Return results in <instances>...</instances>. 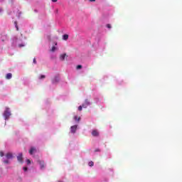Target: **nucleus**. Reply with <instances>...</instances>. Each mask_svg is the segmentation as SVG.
<instances>
[{
  "mask_svg": "<svg viewBox=\"0 0 182 182\" xmlns=\"http://www.w3.org/2000/svg\"><path fill=\"white\" fill-rule=\"evenodd\" d=\"M65 58H68V55L66 53H64V54H61L60 55V59L61 60H65Z\"/></svg>",
  "mask_w": 182,
  "mask_h": 182,
  "instance_id": "9",
  "label": "nucleus"
},
{
  "mask_svg": "<svg viewBox=\"0 0 182 182\" xmlns=\"http://www.w3.org/2000/svg\"><path fill=\"white\" fill-rule=\"evenodd\" d=\"M90 2H95L96 0H90Z\"/></svg>",
  "mask_w": 182,
  "mask_h": 182,
  "instance_id": "27",
  "label": "nucleus"
},
{
  "mask_svg": "<svg viewBox=\"0 0 182 182\" xmlns=\"http://www.w3.org/2000/svg\"><path fill=\"white\" fill-rule=\"evenodd\" d=\"M77 129V125H74L70 127L71 133H76V130Z\"/></svg>",
  "mask_w": 182,
  "mask_h": 182,
  "instance_id": "5",
  "label": "nucleus"
},
{
  "mask_svg": "<svg viewBox=\"0 0 182 182\" xmlns=\"http://www.w3.org/2000/svg\"><path fill=\"white\" fill-rule=\"evenodd\" d=\"M29 154L32 155L33 153H36V148L31 147V149L28 151Z\"/></svg>",
  "mask_w": 182,
  "mask_h": 182,
  "instance_id": "7",
  "label": "nucleus"
},
{
  "mask_svg": "<svg viewBox=\"0 0 182 182\" xmlns=\"http://www.w3.org/2000/svg\"><path fill=\"white\" fill-rule=\"evenodd\" d=\"M6 79H12V73H7L6 75Z\"/></svg>",
  "mask_w": 182,
  "mask_h": 182,
  "instance_id": "11",
  "label": "nucleus"
},
{
  "mask_svg": "<svg viewBox=\"0 0 182 182\" xmlns=\"http://www.w3.org/2000/svg\"><path fill=\"white\" fill-rule=\"evenodd\" d=\"M87 106H90V101H89V100H85V102L82 104V107L86 109Z\"/></svg>",
  "mask_w": 182,
  "mask_h": 182,
  "instance_id": "2",
  "label": "nucleus"
},
{
  "mask_svg": "<svg viewBox=\"0 0 182 182\" xmlns=\"http://www.w3.org/2000/svg\"><path fill=\"white\" fill-rule=\"evenodd\" d=\"M3 9L0 8V12H2Z\"/></svg>",
  "mask_w": 182,
  "mask_h": 182,
  "instance_id": "29",
  "label": "nucleus"
},
{
  "mask_svg": "<svg viewBox=\"0 0 182 182\" xmlns=\"http://www.w3.org/2000/svg\"><path fill=\"white\" fill-rule=\"evenodd\" d=\"M63 41H68V39H69V35H68V34L63 35Z\"/></svg>",
  "mask_w": 182,
  "mask_h": 182,
  "instance_id": "12",
  "label": "nucleus"
},
{
  "mask_svg": "<svg viewBox=\"0 0 182 182\" xmlns=\"http://www.w3.org/2000/svg\"><path fill=\"white\" fill-rule=\"evenodd\" d=\"M95 151H100V150L99 149H96Z\"/></svg>",
  "mask_w": 182,
  "mask_h": 182,
  "instance_id": "30",
  "label": "nucleus"
},
{
  "mask_svg": "<svg viewBox=\"0 0 182 182\" xmlns=\"http://www.w3.org/2000/svg\"><path fill=\"white\" fill-rule=\"evenodd\" d=\"M0 156L4 157V151H0Z\"/></svg>",
  "mask_w": 182,
  "mask_h": 182,
  "instance_id": "19",
  "label": "nucleus"
},
{
  "mask_svg": "<svg viewBox=\"0 0 182 182\" xmlns=\"http://www.w3.org/2000/svg\"><path fill=\"white\" fill-rule=\"evenodd\" d=\"M22 46H23V45H21V44L19 45L20 48H22Z\"/></svg>",
  "mask_w": 182,
  "mask_h": 182,
  "instance_id": "28",
  "label": "nucleus"
},
{
  "mask_svg": "<svg viewBox=\"0 0 182 182\" xmlns=\"http://www.w3.org/2000/svg\"><path fill=\"white\" fill-rule=\"evenodd\" d=\"M74 120H75V122H80V117H77V116H75Z\"/></svg>",
  "mask_w": 182,
  "mask_h": 182,
  "instance_id": "13",
  "label": "nucleus"
},
{
  "mask_svg": "<svg viewBox=\"0 0 182 182\" xmlns=\"http://www.w3.org/2000/svg\"><path fill=\"white\" fill-rule=\"evenodd\" d=\"M59 82V77H55L53 80H52V82L53 83H58Z\"/></svg>",
  "mask_w": 182,
  "mask_h": 182,
  "instance_id": "10",
  "label": "nucleus"
},
{
  "mask_svg": "<svg viewBox=\"0 0 182 182\" xmlns=\"http://www.w3.org/2000/svg\"><path fill=\"white\" fill-rule=\"evenodd\" d=\"M1 1H4V0H1Z\"/></svg>",
  "mask_w": 182,
  "mask_h": 182,
  "instance_id": "31",
  "label": "nucleus"
},
{
  "mask_svg": "<svg viewBox=\"0 0 182 182\" xmlns=\"http://www.w3.org/2000/svg\"><path fill=\"white\" fill-rule=\"evenodd\" d=\"M4 116L5 119H9V116H11V112L9 111V108H6V110L4 111Z\"/></svg>",
  "mask_w": 182,
  "mask_h": 182,
  "instance_id": "1",
  "label": "nucleus"
},
{
  "mask_svg": "<svg viewBox=\"0 0 182 182\" xmlns=\"http://www.w3.org/2000/svg\"><path fill=\"white\" fill-rule=\"evenodd\" d=\"M52 2H58V0H51Z\"/></svg>",
  "mask_w": 182,
  "mask_h": 182,
  "instance_id": "26",
  "label": "nucleus"
},
{
  "mask_svg": "<svg viewBox=\"0 0 182 182\" xmlns=\"http://www.w3.org/2000/svg\"><path fill=\"white\" fill-rule=\"evenodd\" d=\"M94 164H95L92 161L88 163V165L90 166V167H93Z\"/></svg>",
  "mask_w": 182,
  "mask_h": 182,
  "instance_id": "14",
  "label": "nucleus"
},
{
  "mask_svg": "<svg viewBox=\"0 0 182 182\" xmlns=\"http://www.w3.org/2000/svg\"><path fill=\"white\" fill-rule=\"evenodd\" d=\"M45 77L46 76L43 75L40 76L39 79H45Z\"/></svg>",
  "mask_w": 182,
  "mask_h": 182,
  "instance_id": "21",
  "label": "nucleus"
},
{
  "mask_svg": "<svg viewBox=\"0 0 182 182\" xmlns=\"http://www.w3.org/2000/svg\"><path fill=\"white\" fill-rule=\"evenodd\" d=\"M15 25H16V31H19V28L18 27V23H16V21H15Z\"/></svg>",
  "mask_w": 182,
  "mask_h": 182,
  "instance_id": "18",
  "label": "nucleus"
},
{
  "mask_svg": "<svg viewBox=\"0 0 182 182\" xmlns=\"http://www.w3.org/2000/svg\"><path fill=\"white\" fill-rule=\"evenodd\" d=\"M27 164H31V160H29V159H27Z\"/></svg>",
  "mask_w": 182,
  "mask_h": 182,
  "instance_id": "24",
  "label": "nucleus"
},
{
  "mask_svg": "<svg viewBox=\"0 0 182 182\" xmlns=\"http://www.w3.org/2000/svg\"><path fill=\"white\" fill-rule=\"evenodd\" d=\"M92 136H93L94 137H97V136H99V132H97V129L92 130Z\"/></svg>",
  "mask_w": 182,
  "mask_h": 182,
  "instance_id": "4",
  "label": "nucleus"
},
{
  "mask_svg": "<svg viewBox=\"0 0 182 182\" xmlns=\"http://www.w3.org/2000/svg\"><path fill=\"white\" fill-rule=\"evenodd\" d=\"M55 50H56V47L53 46L52 48H51V51L55 52Z\"/></svg>",
  "mask_w": 182,
  "mask_h": 182,
  "instance_id": "17",
  "label": "nucleus"
},
{
  "mask_svg": "<svg viewBox=\"0 0 182 182\" xmlns=\"http://www.w3.org/2000/svg\"><path fill=\"white\" fill-rule=\"evenodd\" d=\"M33 63H36V58H33Z\"/></svg>",
  "mask_w": 182,
  "mask_h": 182,
  "instance_id": "25",
  "label": "nucleus"
},
{
  "mask_svg": "<svg viewBox=\"0 0 182 182\" xmlns=\"http://www.w3.org/2000/svg\"><path fill=\"white\" fill-rule=\"evenodd\" d=\"M38 164H40L41 169L45 168V161L38 160Z\"/></svg>",
  "mask_w": 182,
  "mask_h": 182,
  "instance_id": "6",
  "label": "nucleus"
},
{
  "mask_svg": "<svg viewBox=\"0 0 182 182\" xmlns=\"http://www.w3.org/2000/svg\"><path fill=\"white\" fill-rule=\"evenodd\" d=\"M6 157L8 160H9L11 159H14V155L12 154V153H7L6 154Z\"/></svg>",
  "mask_w": 182,
  "mask_h": 182,
  "instance_id": "8",
  "label": "nucleus"
},
{
  "mask_svg": "<svg viewBox=\"0 0 182 182\" xmlns=\"http://www.w3.org/2000/svg\"><path fill=\"white\" fill-rule=\"evenodd\" d=\"M77 69H82V65H78L77 66Z\"/></svg>",
  "mask_w": 182,
  "mask_h": 182,
  "instance_id": "22",
  "label": "nucleus"
},
{
  "mask_svg": "<svg viewBox=\"0 0 182 182\" xmlns=\"http://www.w3.org/2000/svg\"><path fill=\"white\" fill-rule=\"evenodd\" d=\"M3 163H4V164H9V161L8 159L7 160H4Z\"/></svg>",
  "mask_w": 182,
  "mask_h": 182,
  "instance_id": "16",
  "label": "nucleus"
},
{
  "mask_svg": "<svg viewBox=\"0 0 182 182\" xmlns=\"http://www.w3.org/2000/svg\"><path fill=\"white\" fill-rule=\"evenodd\" d=\"M107 28H108L109 29L112 28V25L107 24Z\"/></svg>",
  "mask_w": 182,
  "mask_h": 182,
  "instance_id": "20",
  "label": "nucleus"
},
{
  "mask_svg": "<svg viewBox=\"0 0 182 182\" xmlns=\"http://www.w3.org/2000/svg\"><path fill=\"white\" fill-rule=\"evenodd\" d=\"M17 160L19 161V163H23V157L22 153H20L18 156H17Z\"/></svg>",
  "mask_w": 182,
  "mask_h": 182,
  "instance_id": "3",
  "label": "nucleus"
},
{
  "mask_svg": "<svg viewBox=\"0 0 182 182\" xmlns=\"http://www.w3.org/2000/svg\"><path fill=\"white\" fill-rule=\"evenodd\" d=\"M82 109H83V105H80L78 107L79 112H82Z\"/></svg>",
  "mask_w": 182,
  "mask_h": 182,
  "instance_id": "15",
  "label": "nucleus"
},
{
  "mask_svg": "<svg viewBox=\"0 0 182 182\" xmlns=\"http://www.w3.org/2000/svg\"><path fill=\"white\" fill-rule=\"evenodd\" d=\"M23 170H24V171H28V168L27 167H23Z\"/></svg>",
  "mask_w": 182,
  "mask_h": 182,
  "instance_id": "23",
  "label": "nucleus"
}]
</instances>
